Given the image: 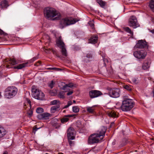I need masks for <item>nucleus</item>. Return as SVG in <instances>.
Listing matches in <instances>:
<instances>
[{"instance_id": "nucleus-57", "label": "nucleus", "mask_w": 154, "mask_h": 154, "mask_svg": "<svg viewBox=\"0 0 154 154\" xmlns=\"http://www.w3.org/2000/svg\"><path fill=\"white\" fill-rule=\"evenodd\" d=\"M38 64H39V65H40L41 64H40L39 63H38Z\"/></svg>"}, {"instance_id": "nucleus-35", "label": "nucleus", "mask_w": 154, "mask_h": 154, "mask_svg": "<svg viewBox=\"0 0 154 154\" xmlns=\"http://www.w3.org/2000/svg\"><path fill=\"white\" fill-rule=\"evenodd\" d=\"M131 81L133 83L136 84H138L139 82V80H137V78H133Z\"/></svg>"}, {"instance_id": "nucleus-22", "label": "nucleus", "mask_w": 154, "mask_h": 154, "mask_svg": "<svg viewBox=\"0 0 154 154\" xmlns=\"http://www.w3.org/2000/svg\"><path fill=\"white\" fill-rule=\"evenodd\" d=\"M6 133V131L3 127L0 126V138L4 136Z\"/></svg>"}, {"instance_id": "nucleus-51", "label": "nucleus", "mask_w": 154, "mask_h": 154, "mask_svg": "<svg viewBox=\"0 0 154 154\" xmlns=\"http://www.w3.org/2000/svg\"><path fill=\"white\" fill-rule=\"evenodd\" d=\"M40 128H33V131H34L35 132L36 131H37L38 129H39Z\"/></svg>"}, {"instance_id": "nucleus-27", "label": "nucleus", "mask_w": 154, "mask_h": 154, "mask_svg": "<svg viewBox=\"0 0 154 154\" xmlns=\"http://www.w3.org/2000/svg\"><path fill=\"white\" fill-rule=\"evenodd\" d=\"M149 6L151 10L154 12V1L151 0L149 3Z\"/></svg>"}, {"instance_id": "nucleus-38", "label": "nucleus", "mask_w": 154, "mask_h": 154, "mask_svg": "<svg viewBox=\"0 0 154 154\" xmlns=\"http://www.w3.org/2000/svg\"><path fill=\"white\" fill-rule=\"evenodd\" d=\"M52 52L54 54H56V55L57 57H58L60 58H61L62 57L61 56L59 55V54H57V53L56 51L55 50H54L52 49Z\"/></svg>"}, {"instance_id": "nucleus-20", "label": "nucleus", "mask_w": 154, "mask_h": 154, "mask_svg": "<svg viewBox=\"0 0 154 154\" xmlns=\"http://www.w3.org/2000/svg\"><path fill=\"white\" fill-rule=\"evenodd\" d=\"M0 6L2 8H7L9 6L8 1L6 0L2 1L1 2Z\"/></svg>"}, {"instance_id": "nucleus-28", "label": "nucleus", "mask_w": 154, "mask_h": 154, "mask_svg": "<svg viewBox=\"0 0 154 154\" xmlns=\"http://www.w3.org/2000/svg\"><path fill=\"white\" fill-rule=\"evenodd\" d=\"M97 2L102 7H103L106 5V3L102 0H97Z\"/></svg>"}, {"instance_id": "nucleus-54", "label": "nucleus", "mask_w": 154, "mask_h": 154, "mask_svg": "<svg viewBox=\"0 0 154 154\" xmlns=\"http://www.w3.org/2000/svg\"><path fill=\"white\" fill-rule=\"evenodd\" d=\"M114 124V122H112V123L111 124V125H110V127H111V126H112V125H113Z\"/></svg>"}, {"instance_id": "nucleus-14", "label": "nucleus", "mask_w": 154, "mask_h": 154, "mask_svg": "<svg viewBox=\"0 0 154 154\" xmlns=\"http://www.w3.org/2000/svg\"><path fill=\"white\" fill-rule=\"evenodd\" d=\"M25 103L24 104V108L25 109H30L31 107V102L28 98L25 99Z\"/></svg>"}, {"instance_id": "nucleus-31", "label": "nucleus", "mask_w": 154, "mask_h": 154, "mask_svg": "<svg viewBox=\"0 0 154 154\" xmlns=\"http://www.w3.org/2000/svg\"><path fill=\"white\" fill-rule=\"evenodd\" d=\"M124 29L126 32L129 33L131 35H133V32L128 27H125V28Z\"/></svg>"}, {"instance_id": "nucleus-40", "label": "nucleus", "mask_w": 154, "mask_h": 154, "mask_svg": "<svg viewBox=\"0 0 154 154\" xmlns=\"http://www.w3.org/2000/svg\"><path fill=\"white\" fill-rule=\"evenodd\" d=\"M47 69H49V70H56L57 71H60V70H61V69H60V68H55V67H54V68H52V67H50V68H48Z\"/></svg>"}, {"instance_id": "nucleus-42", "label": "nucleus", "mask_w": 154, "mask_h": 154, "mask_svg": "<svg viewBox=\"0 0 154 154\" xmlns=\"http://www.w3.org/2000/svg\"><path fill=\"white\" fill-rule=\"evenodd\" d=\"M28 109L27 110H28ZM29 111L27 113L28 115L30 117L31 116L32 114V110H30V109H29Z\"/></svg>"}, {"instance_id": "nucleus-12", "label": "nucleus", "mask_w": 154, "mask_h": 154, "mask_svg": "<svg viewBox=\"0 0 154 154\" xmlns=\"http://www.w3.org/2000/svg\"><path fill=\"white\" fill-rule=\"evenodd\" d=\"M102 95V93L100 91L97 90H92L89 92V95L91 98L97 97Z\"/></svg>"}, {"instance_id": "nucleus-39", "label": "nucleus", "mask_w": 154, "mask_h": 154, "mask_svg": "<svg viewBox=\"0 0 154 154\" xmlns=\"http://www.w3.org/2000/svg\"><path fill=\"white\" fill-rule=\"evenodd\" d=\"M72 104V102L71 101H69L67 105H66L65 106L63 107V109H66L68 108Z\"/></svg>"}, {"instance_id": "nucleus-24", "label": "nucleus", "mask_w": 154, "mask_h": 154, "mask_svg": "<svg viewBox=\"0 0 154 154\" xmlns=\"http://www.w3.org/2000/svg\"><path fill=\"white\" fill-rule=\"evenodd\" d=\"M107 114L109 116L115 118L118 117L116 113L113 111L108 112Z\"/></svg>"}, {"instance_id": "nucleus-37", "label": "nucleus", "mask_w": 154, "mask_h": 154, "mask_svg": "<svg viewBox=\"0 0 154 154\" xmlns=\"http://www.w3.org/2000/svg\"><path fill=\"white\" fill-rule=\"evenodd\" d=\"M88 23L92 29H93L94 28V21L93 20L89 21Z\"/></svg>"}, {"instance_id": "nucleus-13", "label": "nucleus", "mask_w": 154, "mask_h": 154, "mask_svg": "<svg viewBox=\"0 0 154 154\" xmlns=\"http://www.w3.org/2000/svg\"><path fill=\"white\" fill-rule=\"evenodd\" d=\"M147 44L145 41L142 40H139L135 46L136 48H143L146 47Z\"/></svg>"}, {"instance_id": "nucleus-30", "label": "nucleus", "mask_w": 154, "mask_h": 154, "mask_svg": "<svg viewBox=\"0 0 154 154\" xmlns=\"http://www.w3.org/2000/svg\"><path fill=\"white\" fill-rule=\"evenodd\" d=\"M60 102L59 100H54L51 101L50 103L52 105H54L57 104H60Z\"/></svg>"}, {"instance_id": "nucleus-7", "label": "nucleus", "mask_w": 154, "mask_h": 154, "mask_svg": "<svg viewBox=\"0 0 154 154\" xmlns=\"http://www.w3.org/2000/svg\"><path fill=\"white\" fill-rule=\"evenodd\" d=\"M17 91V88L14 86L8 87L6 89L5 96L8 98H11L16 94Z\"/></svg>"}, {"instance_id": "nucleus-41", "label": "nucleus", "mask_w": 154, "mask_h": 154, "mask_svg": "<svg viewBox=\"0 0 154 154\" xmlns=\"http://www.w3.org/2000/svg\"><path fill=\"white\" fill-rule=\"evenodd\" d=\"M124 88L125 89L127 90L128 91H131V88L128 85H126L124 86Z\"/></svg>"}, {"instance_id": "nucleus-25", "label": "nucleus", "mask_w": 154, "mask_h": 154, "mask_svg": "<svg viewBox=\"0 0 154 154\" xmlns=\"http://www.w3.org/2000/svg\"><path fill=\"white\" fill-rule=\"evenodd\" d=\"M150 66L149 63L148 61L144 62L142 66V68L144 70H146L148 69Z\"/></svg>"}, {"instance_id": "nucleus-32", "label": "nucleus", "mask_w": 154, "mask_h": 154, "mask_svg": "<svg viewBox=\"0 0 154 154\" xmlns=\"http://www.w3.org/2000/svg\"><path fill=\"white\" fill-rule=\"evenodd\" d=\"M79 108L77 106H75L72 107V111L75 113H77L79 111Z\"/></svg>"}, {"instance_id": "nucleus-2", "label": "nucleus", "mask_w": 154, "mask_h": 154, "mask_svg": "<svg viewBox=\"0 0 154 154\" xmlns=\"http://www.w3.org/2000/svg\"><path fill=\"white\" fill-rule=\"evenodd\" d=\"M44 14L45 16L47 18L51 20L52 18L57 16L53 20H57L61 17V15L60 14H58L56 10L54 8H51L47 7L44 10Z\"/></svg>"}, {"instance_id": "nucleus-1", "label": "nucleus", "mask_w": 154, "mask_h": 154, "mask_svg": "<svg viewBox=\"0 0 154 154\" xmlns=\"http://www.w3.org/2000/svg\"><path fill=\"white\" fill-rule=\"evenodd\" d=\"M106 131L105 128L101 127L97 133L91 135L88 139V142L90 144L97 143L102 140L105 136Z\"/></svg>"}, {"instance_id": "nucleus-26", "label": "nucleus", "mask_w": 154, "mask_h": 154, "mask_svg": "<svg viewBox=\"0 0 154 154\" xmlns=\"http://www.w3.org/2000/svg\"><path fill=\"white\" fill-rule=\"evenodd\" d=\"M94 106L91 107L88 106L86 107L87 111L89 113H94Z\"/></svg>"}, {"instance_id": "nucleus-6", "label": "nucleus", "mask_w": 154, "mask_h": 154, "mask_svg": "<svg viewBox=\"0 0 154 154\" xmlns=\"http://www.w3.org/2000/svg\"><path fill=\"white\" fill-rule=\"evenodd\" d=\"M32 91L33 97L39 100H44L45 95L41 91L37 88L35 86H33L32 89Z\"/></svg>"}, {"instance_id": "nucleus-59", "label": "nucleus", "mask_w": 154, "mask_h": 154, "mask_svg": "<svg viewBox=\"0 0 154 154\" xmlns=\"http://www.w3.org/2000/svg\"><path fill=\"white\" fill-rule=\"evenodd\" d=\"M59 154H63L62 153H59Z\"/></svg>"}, {"instance_id": "nucleus-50", "label": "nucleus", "mask_w": 154, "mask_h": 154, "mask_svg": "<svg viewBox=\"0 0 154 154\" xmlns=\"http://www.w3.org/2000/svg\"><path fill=\"white\" fill-rule=\"evenodd\" d=\"M3 34H4L3 31L2 30L0 29V34L1 35H2Z\"/></svg>"}, {"instance_id": "nucleus-9", "label": "nucleus", "mask_w": 154, "mask_h": 154, "mask_svg": "<svg viewBox=\"0 0 154 154\" xmlns=\"http://www.w3.org/2000/svg\"><path fill=\"white\" fill-rule=\"evenodd\" d=\"M109 96L113 98H117L120 96V90L119 88L111 89L109 92Z\"/></svg>"}, {"instance_id": "nucleus-36", "label": "nucleus", "mask_w": 154, "mask_h": 154, "mask_svg": "<svg viewBox=\"0 0 154 154\" xmlns=\"http://www.w3.org/2000/svg\"><path fill=\"white\" fill-rule=\"evenodd\" d=\"M44 110L42 108H38L36 109V111L38 113H41L43 112Z\"/></svg>"}, {"instance_id": "nucleus-46", "label": "nucleus", "mask_w": 154, "mask_h": 154, "mask_svg": "<svg viewBox=\"0 0 154 154\" xmlns=\"http://www.w3.org/2000/svg\"><path fill=\"white\" fill-rule=\"evenodd\" d=\"M73 91H69L67 93V96H69L71 94H72L73 93Z\"/></svg>"}, {"instance_id": "nucleus-44", "label": "nucleus", "mask_w": 154, "mask_h": 154, "mask_svg": "<svg viewBox=\"0 0 154 154\" xmlns=\"http://www.w3.org/2000/svg\"><path fill=\"white\" fill-rule=\"evenodd\" d=\"M86 57L88 58H92V55L91 54L89 53L87 54Z\"/></svg>"}, {"instance_id": "nucleus-5", "label": "nucleus", "mask_w": 154, "mask_h": 154, "mask_svg": "<svg viewBox=\"0 0 154 154\" xmlns=\"http://www.w3.org/2000/svg\"><path fill=\"white\" fill-rule=\"evenodd\" d=\"M78 20H76L75 19H72L69 18H65L62 19L60 22L59 27L63 29L65 27L75 23Z\"/></svg>"}, {"instance_id": "nucleus-4", "label": "nucleus", "mask_w": 154, "mask_h": 154, "mask_svg": "<svg viewBox=\"0 0 154 154\" xmlns=\"http://www.w3.org/2000/svg\"><path fill=\"white\" fill-rule=\"evenodd\" d=\"M56 42L57 46L61 49V52L62 53L63 57L64 58L67 56L66 50L65 47V45L62 38L61 36H60L57 38Z\"/></svg>"}, {"instance_id": "nucleus-3", "label": "nucleus", "mask_w": 154, "mask_h": 154, "mask_svg": "<svg viewBox=\"0 0 154 154\" xmlns=\"http://www.w3.org/2000/svg\"><path fill=\"white\" fill-rule=\"evenodd\" d=\"M123 99L122 104L121 106V109L125 112L130 111L134 107V101L126 96H123Z\"/></svg>"}, {"instance_id": "nucleus-45", "label": "nucleus", "mask_w": 154, "mask_h": 154, "mask_svg": "<svg viewBox=\"0 0 154 154\" xmlns=\"http://www.w3.org/2000/svg\"><path fill=\"white\" fill-rule=\"evenodd\" d=\"M68 142L70 146H72L74 145V143L73 141H72L70 140H69Z\"/></svg>"}, {"instance_id": "nucleus-29", "label": "nucleus", "mask_w": 154, "mask_h": 154, "mask_svg": "<svg viewBox=\"0 0 154 154\" xmlns=\"http://www.w3.org/2000/svg\"><path fill=\"white\" fill-rule=\"evenodd\" d=\"M65 92L64 91H61L59 92L58 94V96L60 98L64 99L65 98L64 96Z\"/></svg>"}, {"instance_id": "nucleus-8", "label": "nucleus", "mask_w": 154, "mask_h": 154, "mask_svg": "<svg viewBox=\"0 0 154 154\" xmlns=\"http://www.w3.org/2000/svg\"><path fill=\"white\" fill-rule=\"evenodd\" d=\"M147 53L145 51H137L134 53V55L136 58L139 59H144L146 57Z\"/></svg>"}, {"instance_id": "nucleus-52", "label": "nucleus", "mask_w": 154, "mask_h": 154, "mask_svg": "<svg viewBox=\"0 0 154 154\" xmlns=\"http://www.w3.org/2000/svg\"><path fill=\"white\" fill-rule=\"evenodd\" d=\"M3 154H8V152L7 151H5L3 153Z\"/></svg>"}, {"instance_id": "nucleus-33", "label": "nucleus", "mask_w": 154, "mask_h": 154, "mask_svg": "<svg viewBox=\"0 0 154 154\" xmlns=\"http://www.w3.org/2000/svg\"><path fill=\"white\" fill-rule=\"evenodd\" d=\"M55 82H54L53 80L51 81L50 83H48V86L51 88H52L54 86V85L55 84Z\"/></svg>"}, {"instance_id": "nucleus-53", "label": "nucleus", "mask_w": 154, "mask_h": 154, "mask_svg": "<svg viewBox=\"0 0 154 154\" xmlns=\"http://www.w3.org/2000/svg\"><path fill=\"white\" fill-rule=\"evenodd\" d=\"M151 32L153 34H154V29H153L151 30Z\"/></svg>"}, {"instance_id": "nucleus-17", "label": "nucleus", "mask_w": 154, "mask_h": 154, "mask_svg": "<svg viewBox=\"0 0 154 154\" xmlns=\"http://www.w3.org/2000/svg\"><path fill=\"white\" fill-rule=\"evenodd\" d=\"M58 119H53L51 121V124L56 128H59L60 126V124L58 123Z\"/></svg>"}, {"instance_id": "nucleus-49", "label": "nucleus", "mask_w": 154, "mask_h": 154, "mask_svg": "<svg viewBox=\"0 0 154 154\" xmlns=\"http://www.w3.org/2000/svg\"><path fill=\"white\" fill-rule=\"evenodd\" d=\"M38 63H39L40 64H41V62L40 61H38L35 64V66H39V64H38Z\"/></svg>"}, {"instance_id": "nucleus-43", "label": "nucleus", "mask_w": 154, "mask_h": 154, "mask_svg": "<svg viewBox=\"0 0 154 154\" xmlns=\"http://www.w3.org/2000/svg\"><path fill=\"white\" fill-rule=\"evenodd\" d=\"M37 118L39 119H43V116L42 114L38 115L37 116Z\"/></svg>"}, {"instance_id": "nucleus-11", "label": "nucleus", "mask_w": 154, "mask_h": 154, "mask_svg": "<svg viewBox=\"0 0 154 154\" xmlns=\"http://www.w3.org/2000/svg\"><path fill=\"white\" fill-rule=\"evenodd\" d=\"M67 132L68 139L69 140H73L75 138L74 135L75 133L74 129L72 127H70L68 129Z\"/></svg>"}, {"instance_id": "nucleus-21", "label": "nucleus", "mask_w": 154, "mask_h": 154, "mask_svg": "<svg viewBox=\"0 0 154 154\" xmlns=\"http://www.w3.org/2000/svg\"><path fill=\"white\" fill-rule=\"evenodd\" d=\"M27 63H23L19 64L17 66H15L14 68L15 69H21L23 68L26 67L27 66Z\"/></svg>"}, {"instance_id": "nucleus-34", "label": "nucleus", "mask_w": 154, "mask_h": 154, "mask_svg": "<svg viewBox=\"0 0 154 154\" xmlns=\"http://www.w3.org/2000/svg\"><path fill=\"white\" fill-rule=\"evenodd\" d=\"M43 119H46L50 116V114L48 113H44L42 114Z\"/></svg>"}, {"instance_id": "nucleus-47", "label": "nucleus", "mask_w": 154, "mask_h": 154, "mask_svg": "<svg viewBox=\"0 0 154 154\" xmlns=\"http://www.w3.org/2000/svg\"><path fill=\"white\" fill-rule=\"evenodd\" d=\"M50 93L51 95L53 96L55 95L57 93V92L56 91H51Z\"/></svg>"}, {"instance_id": "nucleus-16", "label": "nucleus", "mask_w": 154, "mask_h": 154, "mask_svg": "<svg viewBox=\"0 0 154 154\" xmlns=\"http://www.w3.org/2000/svg\"><path fill=\"white\" fill-rule=\"evenodd\" d=\"M75 85H74L73 83H70L68 84L65 85L63 87L62 89L65 91V92H66L68 90H69V89H68V87L72 88L73 87H76Z\"/></svg>"}, {"instance_id": "nucleus-60", "label": "nucleus", "mask_w": 154, "mask_h": 154, "mask_svg": "<svg viewBox=\"0 0 154 154\" xmlns=\"http://www.w3.org/2000/svg\"><path fill=\"white\" fill-rule=\"evenodd\" d=\"M153 23H154V20H153Z\"/></svg>"}, {"instance_id": "nucleus-10", "label": "nucleus", "mask_w": 154, "mask_h": 154, "mask_svg": "<svg viewBox=\"0 0 154 154\" xmlns=\"http://www.w3.org/2000/svg\"><path fill=\"white\" fill-rule=\"evenodd\" d=\"M129 25L130 26H132L134 28L139 26L137 23L136 18L135 16H132L129 19Z\"/></svg>"}, {"instance_id": "nucleus-55", "label": "nucleus", "mask_w": 154, "mask_h": 154, "mask_svg": "<svg viewBox=\"0 0 154 154\" xmlns=\"http://www.w3.org/2000/svg\"><path fill=\"white\" fill-rule=\"evenodd\" d=\"M73 102L74 103H75L76 101H75V100H73Z\"/></svg>"}, {"instance_id": "nucleus-58", "label": "nucleus", "mask_w": 154, "mask_h": 154, "mask_svg": "<svg viewBox=\"0 0 154 154\" xmlns=\"http://www.w3.org/2000/svg\"><path fill=\"white\" fill-rule=\"evenodd\" d=\"M65 110H64V111H63V112H65Z\"/></svg>"}, {"instance_id": "nucleus-19", "label": "nucleus", "mask_w": 154, "mask_h": 154, "mask_svg": "<svg viewBox=\"0 0 154 154\" xmlns=\"http://www.w3.org/2000/svg\"><path fill=\"white\" fill-rule=\"evenodd\" d=\"M98 37L97 35H94L92 36L90 39V42L92 44H95L97 41Z\"/></svg>"}, {"instance_id": "nucleus-18", "label": "nucleus", "mask_w": 154, "mask_h": 154, "mask_svg": "<svg viewBox=\"0 0 154 154\" xmlns=\"http://www.w3.org/2000/svg\"><path fill=\"white\" fill-rule=\"evenodd\" d=\"M60 105L57 104L56 106H52L51 108V113H54L56 111H58L60 109Z\"/></svg>"}, {"instance_id": "nucleus-15", "label": "nucleus", "mask_w": 154, "mask_h": 154, "mask_svg": "<svg viewBox=\"0 0 154 154\" xmlns=\"http://www.w3.org/2000/svg\"><path fill=\"white\" fill-rule=\"evenodd\" d=\"M74 115H65L60 119L61 122L62 123H64L67 122L69 120V118L73 117Z\"/></svg>"}, {"instance_id": "nucleus-23", "label": "nucleus", "mask_w": 154, "mask_h": 154, "mask_svg": "<svg viewBox=\"0 0 154 154\" xmlns=\"http://www.w3.org/2000/svg\"><path fill=\"white\" fill-rule=\"evenodd\" d=\"M7 61H9V63L12 65H15L18 63V62L14 58H10L9 59H8V60H7Z\"/></svg>"}, {"instance_id": "nucleus-56", "label": "nucleus", "mask_w": 154, "mask_h": 154, "mask_svg": "<svg viewBox=\"0 0 154 154\" xmlns=\"http://www.w3.org/2000/svg\"><path fill=\"white\" fill-rule=\"evenodd\" d=\"M153 96H154V89L153 91Z\"/></svg>"}, {"instance_id": "nucleus-48", "label": "nucleus", "mask_w": 154, "mask_h": 154, "mask_svg": "<svg viewBox=\"0 0 154 154\" xmlns=\"http://www.w3.org/2000/svg\"><path fill=\"white\" fill-rule=\"evenodd\" d=\"M38 58V57H34L31 60V61L32 62H33L34 61H35L36 59H37Z\"/></svg>"}]
</instances>
